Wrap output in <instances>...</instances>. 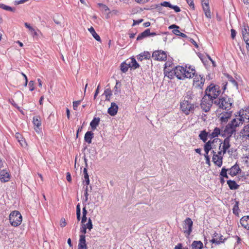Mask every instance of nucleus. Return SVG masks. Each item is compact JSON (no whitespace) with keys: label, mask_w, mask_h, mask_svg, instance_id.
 Segmentation results:
<instances>
[{"label":"nucleus","mask_w":249,"mask_h":249,"mask_svg":"<svg viewBox=\"0 0 249 249\" xmlns=\"http://www.w3.org/2000/svg\"><path fill=\"white\" fill-rule=\"evenodd\" d=\"M118 83V82L116 83V84L114 88V94L115 95L118 94L120 92V90L118 89V88L117 87Z\"/></svg>","instance_id":"4d7b16f0"},{"label":"nucleus","mask_w":249,"mask_h":249,"mask_svg":"<svg viewBox=\"0 0 249 249\" xmlns=\"http://www.w3.org/2000/svg\"><path fill=\"white\" fill-rule=\"evenodd\" d=\"M89 32L91 33L92 36L98 41H101V39L100 36L96 33L95 30L92 27L88 29Z\"/></svg>","instance_id":"c756f323"},{"label":"nucleus","mask_w":249,"mask_h":249,"mask_svg":"<svg viewBox=\"0 0 249 249\" xmlns=\"http://www.w3.org/2000/svg\"><path fill=\"white\" fill-rule=\"evenodd\" d=\"M104 94L106 96V100L109 101L110 96L112 95V91L110 89H107L104 91Z\"/></svg>","instance_id":"e433bc0d"},{"label":"nucleus","mask_w":249,"mask_h":249,"mask_svg":"<svg viewBox=\"0 0 249 249\" xmlns=\"http://www.w3.org/2000/svg\"><path fill=\"white\" fill-rule=\"evenodd\" d=\"M142 35L145 37L150 36V31L149 29L145 30L144 31L142 32Z\"/></svg>","instance_id":"de8ad7c7"},{"label":"nucleus","mask_w":249,"mask_h":249,"mask_svg":"<svg viewBox=\"0 0 249 249\" xmlns=\"http://www.w3.org/2000/svg\"><path fill=\"white\" fill-rule=\"evenodd\" d=\"M152 57L156 60L164 61L167 59V54L164 51L158 50L153 53Z\"/></svg>","instance_id":"6e6552de"},{"label":"nucleus","mask_w":249,"mask_h":249,"mask_svg":"<svg viewBox=\"0 0 249 249\" xmlns=\"http://www.w3.org/2000/svg\"><path fill=\"white\" fill-rule=\"evenodd\" d=\"M236 32L235 30L231 29V37L234 39L236 36Z\"/></svg>","instance_id":"052dcab7"},{"label":"nucleus","mask_w":249,"mask_h":249,"mask_svg":"<svg viewBox=\"0 0 249 249\" xmlns=\"http://www.w3.org/2000/svg\"><path fill=\"white\" fill-rule=\"evenodd\" d=\"M222 236L216 232H214L213 234V238L210 240L212 243H214L216 245H219L221 243L224 242L226 239H223Z\"/></svg>","instance_id":"f8f14e48"},{"label":"nucleus","mask_w":249,"mask_h":249,"mask_svg":"<svg viewBox=\"0 0 249 249\" xmlns=\"http://www.w3.org/2000/svg\"><path fill=\"white\" fill-rule=\"evenodd\" d=\"M25 26L29 29L31 31H34L35 35L36 34V33L35 31V30L32 28V27L30 26L29 24L27 22L25 23Z\"/></svg>","instance_id":"864d4df0"},{"label":"nucleus","mask_w":249,"mask_h":249,"mask_svg":"<svg viewBox=\"0 0 249 249\" xmlns=\"http://www.w3.org/2000/svg\"><path fill=\"white\" fill-rule=\"evenodd\" d=\"M80 100L73 102V108L74 110H77V107L80 105Z\"/></svg>","instance_id":"a18cd8bd"},{"label":"nucleus","mask_w":249,"mask_h":249,"mask_svg":"<svg viewBox=\"0 0 249 249\" xmlns=\"http://www.w3.org/2000/svg\"><path fill=\"white\" fill-rule=\"evenodd\" d=\"M221 91L218 86L213 84L210 85L205 90V94L207 95L211 100L217 99L216 98L220 94Z\"/></svg>","instance_id":"20e7f679"},{"label":"nucleus","mask_w":249,"mask_h":249,"mask_svg":"<svg viewBox=\"0 0 249 249\" xmlns=\"http://www.w3.org/2000/svg\"><path fill=\"white\" fill-rule=\"evenodd\" d=\"M22 216L20 213L17 211L12 212L9 216V220L10 224L14 227L19 225L22 221Z\"/></svg>","instance_id":"39448f33"},{"label":"nucleus","mask_w":249,"mask_h":249,"mask_svg":"<svg viewBox=\"0 0 249 249\" xmlns=\"http://www.w3.org/2000/svg\"><path fill=\"white\" fill-rule=\"evenodd\" d=\"M203 7L204 6H209L208 0H201Z\"/></svg>","instance_id":"bf43d9fd"},{"label":"nucleus","mask_w":249,"mask_h":249,"mask_svg":"<svg viewBox=\"0 0 249 249\" xmlns=\"http://www.w3.org/2000/svg\"><path fill=\"white\" fill-rule=\"evenodd\" d=\"M214 104L220 109L230 111L233 107V100L228 96H220L213 101Z\"/></svg>","instance_id":"f03ea898"},{"label":"nucleus","mask_w":249,"mask_h":249,"mask_svg":"<svg viewBox=\"0 0 249 249\" xmlns=\"http://www.w3.org/2000/svg\"><path fill=\"white\" fill-rule=\"evenodd\" d=\"M241 171V170L237 163L228 169V171H229V174L232 177L235 176L238 174L239 172Z\"/></svg>","instance_id":"ddd939ff"},{"label":"nucleus","mask_w":249,"mask_h":249,"mask_svg":"<svg viewBox=\"0 0 249 249\" xmlns=\"http://www.w3.org/2000/svg\"><path fill=\"white\" fill-rule=\"evenodd\" d=\"M175 74L176 77L180 80H184L185 78H190L193 77L196 73L194 68L189 66L185 68L182 66H177L174 70Z\"/></svg>","instance_id":"f257e3e1"},{"label":"nucleus","mask_w":249,"mask_h":249,"mask_svg":"<svg viewBox=\"0 0 249 249\" xmlns=\"http://www.w3.org/2000/svg\"><path fill=\"white\" fill-rule=\"evenodd\" d=\"M180 108L185 114L188 115L194 111L195 106L193 103H191V101L184 100L180 103Z\"/></svg>","instance_id":"0eeeda50"},{"label":"nucleus","mask_w":249,"mask_h":249,"mask_svg":"<svg viewBox=\"0 0 249 249\" xmlns=\"http://www.w3.org/2000/svg\"><path fill=\"white\" fill-rule=\"evenodd\" d=\"M85 238L86 237L85 235H80V239L78 245V249H87Z\"/></svg>","instance_id":"6ab92c4d"},{"label":"nucleus","mask_w":249,"mask_h":249,"mask_svg":"<svg viewBox=\"0 0 249 249\" xmlns=\"http://www.w3.org/2000/svg\"><path fill=\"white\" fill-rule=\"evenodd\" d=\"M98 5L103 10L105 11H109L108 8L106 5L102 3H99Z\"/></svg>","instance_id":"3c124183"},{"label":"nucleus","mask_w":249,"mask_h":249,"mask_svg":"<svg viewBox=\"0 0 249 249\" xmlns=\"http://www.w3.org/2000/svg\"><path fill=\"white\" fill-rule=\"evenodd\" d=\"M231 114L232 111H227L221 113L218 117L220 121V123L222 124H226L228 122L229 119L231 117Z\"/></svg>","instance_id":"9b49d317"},{"label":"nucleus","mask_w":249,"mask_h":249,"mask_svg":"<svg viewBox=\"0 0 249 249\" xmlns=\"http://www.w3.org/2000/svg\"><path fill=\"white\" fill-rule=\"evenodd\" d=\"M83 173H84L86 184L88 185L89 184V175L88 174V171H87V169L86 168H84Z\"/></svg>","instance_id":"ea45409f"},{"label":"nucleus","mask_w":249,"mask_h":249,"mask_svg":"<svg viewBox=\"0 0 249 249\" xmlns=\"http://www.w3.org/2000/svg\"><path fill=\"white\" fill-rule=\"evenodd\" d=\"M204 157L206 159V163L209 165L210 164V158L208 155L209 152H205Z\"/></svg>","instance_id":"49530a36"},{"label":"nucleus","mask_w":249,"mask_h":249,"mask_svg":"<svg viewBox=\"0 0 249 249\" xmlns=\"http://www.w3.org/2000/svg\"><path fill=\"white\" fill-rule=\"evenodd\" d=\"M127 61H128V63H130L129 65V67L133 69H136L139 67V64L137 62L136 59L132 57L130 58L129 59H127Z\"/></svg>","instance_id":"4be33fe9"},{"label":"nucleus","mask_w":249,"mask_h":249,"mask_svg":"<svg viewBox=\"0 0 249 249\" xmlns=\"http://www.w3.org/2000/svg\"><path fill=\"white\" fill-rule=\"evenodd\" d=\"M229 188L231 190H236L237 189L239 185H238L236 182L234 180H229L227 182Z\"/></svg>","instance_id":"393cba45"},{"label":"nucleus","mask_w":249,"mask_h":249,"mask_svg":"<svg viewBox=\"0 0 249 249\" xmlns=\"http://www.w3.org/2000/svg\"><path fill=\"white\" fill-rule=\"evenodd\" d=\"M193 76H195L193 80V86L196 88L201 89L205 82L204 78L203 76L197 74H195Z\"/></svg>","instance_id":"1a4fd4ad"},{"label":"nucleus","mask_w":249,"mask_h":249,"mask_svg":"<svg viewBox=\"0 0 249 249\" xmlns=\"http://www.w3.org/2000/svg\"><path fill=\"white\" fill-rule=\"evenodd\" d=\"M194 95L191 90H188L186 93L185 96L184 100L190 101L193 99Z\"/></svg>","instance_id":"58836bf2"},{"label":"nucleus","mask_w":249,"mask_h":249,"mask_svg":"<svg viewBox=\"0 0 249 249\" xmlns=\"http://www.w3.org/2000/svg\"><path fill=\"white\" fill-rule=\"evenodd\" d=\"M209 138L213 139L217 137L219 135H221L220 129L218 127H215L212 133H209Z\"/></svg>","instance_id":"aec40b11"},{"label":"nucleus","mask_w":249,"mask_h":249,"mask_svg":"<svg viewBox=\"0 0 249 249\" xmlns=\"http://www.w3.org/2000/svg\"><path fill=\"white\" fill-rule=\"evenodd\" d=\"M142 35V33L138 35V36H137V40H141L143 39L144 38H145V36H144Z\"/></svg>","instance_id":"338daca9"},{"label":"nucleus","mask_w":249,"mask_h":249,"mask_svg":"<svg viewBox=\"0 0 249 249\" xmlns=\"http://www.w3.org/2000/svg\"><path fill=\"white\" fill-rule=\"evenodd\" d=\"M209 133L207 132L205 130H203L200 131L198 136L203 142H206L207 141L208 138H209Z\"/></svg>","instance_id":"412c9836"},{"label":"nucleus","mask_w":249,"mask_h":249,"mask_svg":"<svg viewBox=\"0 0 249 249\" xmlns=\"http://www.w3.org/2000/svg\"><path fill=\"white\" fill-rule=\"evenodd\" d=\"M241 124L238 123V120L235 118L229 123L225 127L223 133L221 134V136L223 137L230 138L235 133L236 128Z\"/></svg>","instance_id":"7ed1b4c3"},{"label":"nucleus","mask_w":249,"mask_h":249,"mask_svg":"<svg viewBox=\"0 0 249 249\" xmlns=\"http://www.w3.org/2000/svg\"><path fill=\"white\" fill-rule=\"evenodd\" d=\"M0 8H2V9H4L5 10L13 12L15 10V9H13V8H12L11 7L6 5H5L4 4H2V3H0Z\"/></svg>","instance_id":"a19ab883"},{"label":"nucleus","mask_w":249,"mask_h":249,"mask_svg":"<svg viewBox=\"0 0 249 249\" xmlns=\"http://www.w3.org/2000/svg\"><path fill=\"white\" fill-rule=\"evenodd\" d=\"M203 247V243L200 241H194L192 244V249H201Z\"/></svg>","instance_id":"a878e982"},{"label":"nucleus","mask_w":249,"mask_h":249,"mask_svg":"<svg viewBox=\"0 0 249 249\" xmlns=\"http://www.w3.org/2000/svg\"><path fill=\"white\" fill-rule=\"evenodd\" d=\"M240 223L244 228L249 230V216L242 217L240 220Z\"/></svg>","instance_id":"dca6fc26"},{"label":"nucleus","mask_w":249,"mask_h":249,"mask_svg":"<svg viewBox=\"0 0 249 249\" xmlns=\"http://www.w3.org/2000/svg\"><path fill=\"white\" fill-rule=\"evenodd\" d=\"M228 171V169H226L225 167H223L222 168V170H221V171L220 173V175L221 176V177H223L224 178H228V176L227 175V172Z\"/></svg>","instance_id":"79ce46f5"},{"label":"nucleus","mask_w":249,"mask_h":249,"mask_svg":"<svg viewBox=\"0 0 249 249\" xmlns=\"http://www.w3.org/2000/svg\"><path fill=\"white\" fill-rule=\"evenodd\" d=\"M29 89H30V90L31 91H33L34 90L35 88H34V82L33 81H30L29 83Z\"/></svg>","instance_id":"5fc2aeb1"},{"label":"nucleus","mask_w":249,"mask_h":249,"mask_svg":"<svg viewBox=\"0 0 249 249\" xmlns=\"http://www.w3.org/2000/svg\"><path fill=\"white\" fill-rule=\"evenodd\" d=\"M160 5L162 6L169 7L170 8L172 6V4L169 2L168 1H164L163 2H161Z\"/></svg>","instance_id":"8fccbe9b"},{"label":"nucleus","mask_w":249,"mask_h":249,"mask_svg":"<svg viewBox=\"0 0 249 249\" xmlns=\"http://www.w3.org/2000/svg\"><path fill=\"white\" fill-rule=\"evenodd\" d=\"M205 143V144L204 146L205 152H209V151L213 148V146L212 142H211V140H210Z\"/></svg>","instance_id":"7c9ffc66"},{"label":"nucleus","mask_w":249,"mask_h":249,"mask_svg":"<svg viewBox=\"0 0 249 249\" xmlns=\"http://www.w3.org/2000/svg\"><path fill=\"white\" fill-rule=\"evenodd\" d=\"M60 226L62 227H64L67 225V222L64 218H61L60 220Z\"/></svg>","instance_id":"13d9d810"},{"label":"nucleus","mask_w":249,"mask_h":249,"mask_svg":"<svg viewBox=\"0 0 249 249\" xmlns=\"http://www.w3.org/2000/svg\"><path fill=\"white\" fill-rule=\"evenodd\" d=\"M238 120V123L241 125L244 122H249V107L239 111L238 115L236 116L235 118Z\"/></svg>","instance_id":"423d86ee"},{"label":"nucleus","mask_w":249,"mask_h":249,"mask_svg":"<svg viewBox=\"0 0 249 249\" xmlns=\"http://www.w3.org/2000/svg\"><path fill=\"white\" fill-rule=\"evenodd\" d=\"M203 11H204L205 16L209 18H211V13L210 11L209 6L207 7L204 6V7H203Z\"/></svg>","instance_id":"4c0bfd02"},{"label":"nucleus","mask_w":249,"mask_h":249,"mask_svg":"<svg viewBox=\"0 0 249 249\" xmlns=\"http://www.w3.org/2000/svg\"><path fill=\"white\" fill-rule=\"evenodd\" d=\"M212 160L213 163L218 167H220L222 166L223 163V158L222 156L219 157L216 154L213 155Z\"/></svg>","instance_id":"a211bd4d"},{"label":"nucleus","mask_w":249,"mask_h":249,"mask_svg":"<svg viewBox=\"0 0 249 249\" xmlns=\"http://www.w3.org/2000/svg\"><path fill=\"white\" fill-rule=\"evenodd\" d=\"M83 225H85V224H84ZM86 228L89 229V231H90L92 228H93V225L92 223L91 220L90 218L88 219V223L86 224Z\"/></svg>","instance_id":"c03bdc74"},{"label":"nucleus","mask_w":249,"mask_h":249,"mask_svg":"<svg viewBox=\"0 0 249 249\" xmlns=\"http://www.w3.org/2000/svg\"><path fill=\"white\" fill-rule=\"evenodd\" d=\"M87 231V228L86 225H83L82 229L81 230V232L83 233L82 235H85Z\"/></svg>","instance_id":"e2e57ef3"},{"label":"nucleus","mask_w":249,"mask_h":249,"mask_svg":"<svg viewBox=\"0 0 249 249\" xmlns=\"http://www.w3.org/2000/svg\"><path fill=\"white\" fill-rule=\"evenodd\" d=\"M15 137L19 142L21 143V142L23 141L22 136L19 133H16L15 134Z\"/></svg>","instance_id":"09e8293b"},{"label":"nucleus","mask_w":249,"mask_h":249,"mask_svg":"<svg viewBox=\"0 0 249 249\" xmlns=\"http://www.w3.org/2000/svg\"><path fill=\"white\" fill-rule=\"evenodd\" d=\"M9 179L10 175L6 170H2L0 172V180L1 182H7Z\"/></svg>","instance_id":"2eb2a0df"},{"label":"nucleus","mask_w":249,"mask_h":249,"mask_svg":"<svg viewBox=\"0 0 249 249\" xmlns=\"http://www.w3.org/2000/svg\"><path fill=\"white\" fill-rule=\"evenodd\" d=\"M178 28H179V27L175 24H172L169 27V29H173V33L177 36H178L180 32L178 30Z\"/></svg>","instance_id":"473e14b6"},{"label":"nucleus","mask_w":249,"mask_h":249,"mask_svg":"<svg viewBox=\"0 0 249 249\" xmlns=\"http://www.w3.org/2000/svg\"><path fill=\"white\" fill-rule=\"evenodd\" d=\"M141 57H143L145 59H149L151 57V54L149 52H144L141 53Z\"/></svg>","instance_id":"37998d69"},{"label":"nucleus","mask_w":249,"mask_h":249,"mask_svg":"<svg viewBox=\"0 0 249 249\" xmlns=\"http://www.w3.org/2000/svg\"><path fill=\"white\" fill-rule=\"evenodd\" d=\"M142 21H143L142 19H139V20H133V25L134 26L135 25L139 24L140 23H141Z\"/></svg>","instance_id":"0e129e2a"},{"label":"nucleus","mask_w":249,"mask_h":249,"mask_svg":"<svg viewBox=\"0 0 249 249\" xmlns=\"http://www.w3.org/2000/svg\"><path fill=\"white\" fill-rule=\"evenodd\" d=\"M230 139L229 138H226L223 142H220V144H222V149L224 153H226L227 150L230 147L231 144L230 143Z\"/></svg>","instance_id":"f3484780"},{"label":"nucleus","mask_w":249,"mask_h":249,"mask_svg":"<svg viewBox=\"0 0 249 249\" xmlns=\"http://www.w3.org/2000/svg\"><path fill=\"white\" fill-rule=\"evenodd\" d=\"M228 81L232 84L237 89H238V83L237 81L230 75L227 74L226 75Z\"/></svg>","instance_id":"2f4dec72"},{"label":"nucleus","mask_w":249,"mask_h":249,"mask_svg":"<svg viewBox=\"0 0 249 249\" xmlns=\"http://www.w3.org/2000/svg\"><path fill=\"white\" fill-rule=\"evenodd\" d=\"M244 40L246 43L249 42V34L243 36Z\"/></svg>","instance_id":"680f3d73"},{"label":"nucleus","mask_w":249,"mask_h":249,"mask_svg":"<svg viewBox=\"0 0 249 249\" xmlns=\"http://www.w3.org/2000/svg\"><path fill=\"white\" fill-rule=\"evenodd\" d=\"M171 8L174 9L176 12H179L180 11V8L177 5H172Z\"/></svg>","instance_id":"6e6d98bb"},{"label":"nucleus","mask_w":249,"mask_h":249,"mask_svg":"<svg viewBox=\"0 0 249 249\" xmlns=\"http://www.w3.org/2000/svg\"><path fill=\"white\" fill-rule=\"evenodd\" d=\"M33 124L37 128H38L41 124V119L39 116H36L33 117Z\"/></svg>","instance_id":"bb28decb"},{"label":"nucleus","mask_w":249,"mask_h":249,"mask_svg":"<svg viewBox=\"0 0 249 249\" xmlns=\"http://www.w3.org/2000/svg\"><path fill=\"white\" fill-rule=\"evenodd\" d=\"M193 226V221L190 218H187L184 222L183 225V230L184 233H186L188 235L192 231Z\"/></svg>","instance_id":"9d476101"},{"label":"nucleus","mask_w":249,"mask_h":249,"mask_svg":"<svg viewBox=\"0 0 249 249\" xmlns=\"http://www.w3.org/2000/svg\"><path fill=\"white\" fill-rule=\"evenodd\" d=\"M129 65H130V63H128L127 60L122 63L120 66L121 71L124 73L128 71V68H130Z\"/></svg>","instance_id":"cd10ccee"},{"label":"nucleus","mask_w":249,"mask_h":249,"mask_svg":"<svg viewBox=\"0 0 249 249\" xmlns=\"http://www.w3.org/2000/svg\"><path fill=\"white\" fill-rule=\"evenodd\" d=\"M201 107L205 112H207L210 110L211 105L209 104L207 105L205 103L203 102L201 104Z\"/></svg>","instance_id":"f704fd0d"},{"label":"nucleus","mask_w":249,"mask_h":249,"mask_svg":"<svg viewBox=\"0 0 249 249\" xmlns=\"http://www.w3.org/2000/svg\"><path fill=\"white\" fill-rule=\"evenodd\" d=\"M118 110V107L116 103L113 102L111 103V106L108 108L107 113L111 116H115Z\"/></svg>","instance_id":"4468645a"},{"label":"nucleus","mask_w":249,"mask_h":249,"mask_svg":"<svg viewBox=\"0 0 249 249\" xmlns=\"http://www.w3.org/2000/svg\"><path fill=\"white\" fill-rule=\"evenodd\" d=\"M243 138L249 139V124L245 126L242 131L241 132Z\"/></svg>","instance_id":"b1692460"},{"label":"nucleus","mask_w":249,"mask_h":249,"mask_svg":"<svg viewBox=\"0 0 249 249\" xmlns=\"http://www.w3.org/2000/svg\"><path fill=\"white\" fill-rule=\"evenodd\" d=\"M213 139V140H211V142H212V144L215 142H219L220 143L221 142V140L220 139H218V138H214Z\"/></svg>","instance_id":"69168bd1"},{"label":"nucleus","mask_w":249,"mask_h":249,"mask_svg":"<svg viewBox=\"0 0 249 249\" xmlns=\"http://www.w3.org/2000/svg\"><path fill=\"white\" fill-rule=\"evenodd\" d=\"M239 211L240 210L239 209V201H235V203L232 208V212L235 215H238Z\"/></svg>","instance_id":"72a5a7b5"},{"label":"nucleus","mask_w":249,"mask_h":249,"mask_svg":"<svg viewBox=\"0 0 249 249\" xmlns=\"http://www.w3.org/2000/svg\"><path fill=\"white\" fill-rule=\"evenodd\" d=\"M242 36L249 34V27L248 25L244 24L241 27Z\"/></svg>","instance_id":"c9c22d12"},{"label":"nucleus","mask_w":249,"mask_h":249,"mask_svg":"<svg viewBox=\"0 0 249 249\" xmlns=\"http://www.w3.org/2000/svg\"><path fill=\"white\" fill-rule=\"evenodd\" d=\"M188 4L193 9H195V5L193 0H186Z\"/></svg>","instance_id":"603ef678"},{"label":"nucleus","mask_w":249,"mask_h":249,"mask_svg":"<svg viewBox=\"0 0 249 249\" xmlns=\"http://www.w3.org/2000/svg\"><path fill=\"white\" fill-rule=\"evenodd\" d=\"M94 134L92 131H87L84 137V140L88 143L91 142L92 139L93 138Z\"/></svg>","instance_id":"5701e85b"},{"label":"nucleus","mask_w":249,"mask_h":249,"mask_svg":"<svg viewBox=\"0 0 249 249\" xmlns=\"http://www.w3.org/2000/svg\"><path fill=\"white\" fill-rule=\"evenodd\" d=\"M100 119L99 118H94L90 122V125L92 129L94 130L96 128L100 123Z\"/></svg>","instance_id":"c85d7f7f"},{"label":"nucleus","mask_w":249,"mask_h":249,"mask_svg":"<svg viewBox=\"0 0 249 249\" xmlns=\"http://www.w3.org/2000/svg\"><path fill=\"white\" fill-rule=\"evenodd\" d=\"M175 249H188V248H184L182 249V244L179 243V244H178V245H177L175 247Z\"/></svg>","instance_id":"774afa93"}]
</instances>
